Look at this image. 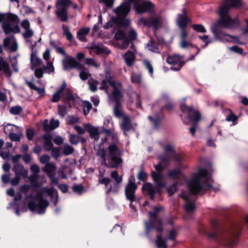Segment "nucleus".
I'll use <instances>...</instances> for the list:
<instances>
[{
    "label": "nucleus",
    "instance_id": "nucleus-1",
    "mask_svg": "<svg viewBox=\"0 0 248 248\" xmlns=\"http://www.w3.org/2000/svg\"><path fill=\"white\" fill-rule=\"evenodd\" d=\"M213 182L208 171L204 168H200L197 172L193 173L191 179H187V187L189 192L188 194L187 193V213L195 210V202L199 196L211 190L215 191L218 190L213 186Z\"/></svg>",
    "mask_w": 248,
    "mask_h": 248
},
{
    "label": "nucleus",
    "instance_id": "nucleus-2",
    "mask_svg": "<svg viewBox=\"0 0 248 248\" xmlns=\"http://www.w3.org/2000/svg\"><path fill=\"white\" fill-rule=\"evenodd\" d=\"M211 232L207 230L203 224H200L199 231L201 234H206L208 238L215 240L221 245L232 246L240 234L239 226L228 227L223 222L219 221L217 218H212L210 221Z\"/></svg>",
    "mask_w": 248,
    "mask_h": 248
},
{
    "label": "nucleus",
    "instance_id": "nucleus-3",
    "mask_svg": "<svg viewBox=\"0 0 248 248\" xmlns=\"http://www.w3.org/2000/svg\"><path fill=\"white\" fill-rule=\"evenodd\" d=\"M231 8L230 6L225 2L219 8L218 14L219 18L216 23L213 25L211 28L214 38L217 40L221 42H229L231 39L235 38V36L225 33L218 28L219 27H222L231 29L238 24V19L232 18L229 14Z\"/></svg>",
    "mask_w": 248,
    "mask_h": 248
},
{
    "label": "nucleus",
    "instance_id": "nucleus-4",
    "mask_svg": "<svg viewBox=\"0 0 248 248\" xmlns=\"http://www.w3.org/2000/svg\"><path fill=\"white\" fill-rule=\"evenodd\" d=\"M108 153L104 148L97 150L96 155L103 160L105 165L109 168H117L123 162L122 153L118 146L114 143L110 144L108 147Z\"/></svg>",
    "mask_w": 248,
    "mask_h": 248
},
{
    "label": "nucleus",
    "instance_id": "nucleus-5",
    "mask_svg": "<svg viewBox=\"0 0 248 248\" xmlns=\"http://www.w3.org/2000/svg\"><path fill=\"white\" fill-rule=\"evenodd\" d=\"M187 119L188 123L191 125L189 132L193 136H195V132L199 127L200 122L202 119V116L198 109L193 106H187Z\"/></svg>",
    "mask_w": 248,
    "mask_h": 248
},
{
    "label": "nucleus",
    "instance_id": "nucleus-6",
    "mask_svg": "<svg viewBox=\"0 0 248 248\" xmlns=\"http://www.w3.org/2000/svg\"><path fill=\"white\" fill-rule=\"evenodd\" d=\"M137 186L134 182V178L131 176L125 188V194L127 200L131 202L136 201L135 191Z\"/></svg>",
    "mask_w": 248,
    "mask_h": 248
},
{
    "label": "nucleus",
    "instance_id": "nucleus-7",
    "mask_svg": "<svg viewBox=\"0 0 248 248\" xmlns=\"http://www.w3.org/2000/svg\"><path fill=\"white\" fill-rule=\"evenodd\" d=\"M109 85H110L113 88H121L122 87V84L119 81L113 79L109 73H106V79L103 80L100 89L105 90V92L108 94Z\"/></svg>",
    "mask_w": 248,
    "mask_h": 248
},
{
    "label": "nucleus",
    "instance_id": "nucleus-8",
    "mask_svg": "<svg viewBox=\"0 0 248 248\" xmlns=\"http://www.w3.org/2000/svg\"><path fill=\"white\" fill-rule=\"evenodd\" d=\"M48 202L45 200L40 199L38 205L34 202H30L28 204V208L32 212L41 214L45 212V209L48 206Z\"/></svg>",
    "mask_w": 248,
    "mask_h": 248
},
{
    "label": "nucleus",
    "instance_id": "nucleus-9",
    "mask_svg": "<svg viewBox=\"0 0 248 248\" xmlns=\"http://www.w3.org/2000/svg\"><path fill=\"white\" fill-rule=\"evenodd\" d=\"M137 126V124L133 123L128 116L125 115L123 117L120 127L125 135H126V133L128 131H134Z\"/></svg>",
    "mask_w": 248,
    "mask_h": 248
},
{
    "label": "nucleus",
    "instance_id": "nucleus-10",
    "mask_svg": "<svg viewBox=\"0 0 248 248\" xmlns=\"http://www.w3.org/2000/svg\"><path fill=\"white\" fill-rule=\"evenodd\" d=\"M167 62L172 65V68L175 70H179L184 65L185 62L183 59L177 55H173L169 56Z\"/></svg>",
    "mask_w": 248,
    "mask_h": 248
},
{
    "label": "nucleus",
    "instance_id": "nucleus-11",
    "mask_svg": "<svg viewBox=\"0 0 248 248\" xmlns=\"http://www.w3.org/2000/svg\"><path fill=\"white\" fill-rule=\"evenodd\" d=\"M62 64L64 70H69L75 68L77 69L80 64L75 59L68 55H66L64 59L62 60Z\"/></svg>",
    "mask_w": 248,
    "mask_h": 248
},
{
    "label": "nucleus",
    "instance_id": "nucleus-12",
    "mask_svg": "<svg viewBox=\"0 0 248 248\" xmlns=\"http://www.w3.org/2000/svg\"><path fill=\"white\" fill-rule=\"evenodd\" d=\"M145 228L147 234L152 230L158 232H162L163 230L161 221L158 218H153L149 223H146Z\"/></svg>",
    "mask_w": 248,
    "mask_h": 248
},
{
    "label": "nucleus",
    "instance_id": "nucleus-13",
    "mask_svg": "<svg viewBox=\"0 0 248 248\" xmlns=\"http://www.w3.org/2000/svg\"><path fill=\"white\" fill-rule=\"evenodd\" d=\"M153 7V4L150 1L145 0L136 4V10L138 13L142 14L146 12H151Z\"/></svg>",
    "mask_w": 248,
    "mask_h": 248
},
{
    "label": "nucleus",
    "instance_id": "nucleus-14",
    "mask_svg": "<svg viewBox=\"0 0 248 248\" xmlns=\"http://www.w3.org/2000/svg\"><path fill=\"white\" fill-rule=\"evenodd\" d=\"M2 28L4 33L6 34L11 33H19L20 29L18 25L12 26L7 21H3L2 24Z\"/></svg>",
    "mask_w": 248,
    "mask_h": 248
},
{
    "label": "nucleus",
    "instance_id": "nucleus-15",
    "mask_svg": "<svg viewBox=\"0 0 248 248\" xmlns=\"http://www.w3.org/2000/svg\"><path fill=\"white\" fill-rule=\"evenodd\" d=\"M21 26L25 30L22 34L25 39L31 38L33 35V31L30 28V23L27 19H25L22 21Z\"/></svg>",
    "mask_w": 248,
    "mask_h": 248
},
{
    "label": "nucleus",
    "instance_id": "nucleus-16",
    "mask_svg": "<svg viewBox=\"0 0 248 248\" xmlns=\"http://www.w3.org/2000/svg\"><path fill=\"white\" fill-rule=\"evenodd\" d=\"M130 11V5L127 2H124L117 8L113 10V12L118 16H126Z\"/></svg>",
    "mask_w": 248,
    "mask_h": 248
},
{
    "label": "nucleus",
    "instance_id": "nucleus-17",
    "mask_svg": "<svg viewBox=\"0 0 248 248\" xmlns=\"http://www.w3.org/2000/svg\"><path fill=\"white\" fill-rule=\"evenodd\" d=\"M87 128L90 137L95 140H98L100 138V132L98 127L92 126L88 124H84Z\"/></svg>",
    "mask_w": 248,
    "mask_h": 248
},
{
    "label": "nucleus",
    "instance_id": "nucleus-18",
    "mask_svg": "<svg viewBox=\"0 0 248 248\" xmlns=\"http://www.w3.org/2000/svg\"><path fill=\"white\" fill-rule=\"evenodd\" d=\"M90 49L96 54H108L110 53V51L107 47L104 46L102 45H92L90 47Z\"/></svg>",
    "mask_w": 248,
    "mask_h": 248
},
{
    "label": "nucleus",
    "instance_id": "nucleus-19",
    "mask_svg": "<svg viewBox=\"0 0 248 248\" xmlns=\"http://www.w3.org/2000/svg\"><path fill=\"white\" fill-rule=\"evenodd\" d=\"M56 14L58 18L62 22L66 21L68 19L67 8L56 7Z\"/></svg>",
    "mask_w": 248,
    "mask_h": 248
},
{
    "label": "nucleus",
    "instance_id": "nucleus-20",
    "mask_svg": "<svg viewBox=\"0 0 248 248\" xmlns=\"http://www.w3.org/2000/svg\"><path fill=\"white\" fill-rule=\"evenodd\" d=\"M187 49L189 50L191 52L193 53L191 55L190 57L187 59V62L188 61H191L194 59V58L197 56L200 52V49L197 46L191 44L190 42L187 41Z\"/></svg>",
    "mask_w": 248,
    "mask_h": 248
},
{
    "label": "nucleus",
    "instance_id": "nucleus-21",
    "mask_svg": "<svg viewBox=\"0 0 248 248\" xmlns=\"http://www.w3.org/2000/svg\"><path fill=\"white\" fill-rule=\"evenodd\" d=\"M31 68L33 70L37 67L41 66L43 63V61L37 56L36 53L35 52L31 53Z\"/></svg>",
    "mask_w": 248,
    "mask_h": 248
},
{
    "label": "nucleus",
    "instance_id": "nucleus-22",
    "mask_svg": "<svg viewBox=\"0 0 248 248\" xmlns=\"http://www.w3.org/2000/svg\"><path fill=\"white\" fill-rule=\"evenodd\" d=\"M121 88H113L114 90L110 95L108 94L109 98L115 101L116 104H119L123 97L121 92L120 90Z\"/></svg>",
    "mask_w": 248,
    "mask_h": 248
},
{
    "label": "nucleus",
    "instance_id": "nucleus-23",
    "mask_svg": "<svg viewBox=\"0 0 248 248\" xmlns=\"http://www.w3.org/2000/svg\"><path fill=\"white\" fill-rule=\"evenodd\" d=\"M77 69L79 71V77L82 80H86L91 77V74L87 68H85L83 65L80 64Z\"/></svg>",
    "mask_w": 248,
    "mask_h": 248
},
{
    "label": "nucleus",
    "instance_id": "nucleus-24",
    "mask_svg": "<svg viewBox=\"0 0 248 248\" xmlns=\"http://www.w3.org/2000/svg\"><path fill=\"white\" fill-rule=\"evenodd\" d=\"M66 87V83L63 82L59 89L53 94L51 101L53 102H58L61 97V95L63 91Z\"/></svg>",
    "mask_w": 248,
    "mask_h": 248
},
{
    "label": "nucleus",
    "instance_id": "nucleus-25",
    "mask_svg": "<svg viewBox=\"0 0 248 248\" xmlns=\"http://www.w3.org/2000/svg\"><path fill=\"white\" fill-rule=\"evenodd\" d=\"M13 170L15 171L16 176H26L28 171L20 164H16L13 167Z\"/></svg>",
    "mask_w": 248,
    "mask_h": 248
},
{
    "label": "nucleus",
    "instance_id": "nucleus-26",
    "mask_svg": "<svg viewBox=\"0 0 248 248\" xmlns=\"http://www.w3.org/2000/svg\"><path fill=\"white\" fill-rule=\"evenodd\" d=\"M124 62L128 66H131L135 60V54L131 51L127 52L124 56Z\"/></svg>",
    "mask_w": 248,
    "mask_h": 248
},
{
    "label": "nucleus",
    "instance_id": "nucleus-27",
    "mask_svg": "<svg viewBox=\"0 0 248 248\" xmlns=\"http://www.w3.org/2000/svg\"><path fill=\"white\" fill-rule=\"evenodd\" d=\"M0 71H3L8 76L12 74L8 63L2 57H0Z\"/></svg>",
    "mask_w": 248,
    "mask_h": 248
},
{
    "label": "nucleus",
    "instance_id": "nucleus-28",
    "mask_svg": "<svg viewBox=\"0 0 248 248\" xmlns=\"http://www.w3.org/2000/svg\"><path fill=\"white\" fill-rule=\"evenodd\" d=\"M57 167L53 163H47L43 169V170L49 176L51 177V175L56 171Z\"/></svg>",
    "mask_w": 248,
    "mask_h": 248
},
{
    "label": "nucleus",
    "instance_id": "nucleus-29",
    "mask_svg": "<svg viewBox=\"0 0 248 248\" xmlns=\"http://www.w3.org/2000/svg\"><path fill=\"white\" fill-rule=\"evenodd\" d=\"M170 158V155H167V156L160 157V162L158 164L155 165V167L158 172L161 171L163 170L164 166L163 165L164 163H167Z\"/></svg>",
    "mask_w": 248,
    "mask_h": 248
},
{
    "label": "nucleus",
    "instance_id": "nucleus-30",
    "mask_svg": "<svg viewBox=\"0 0 248 248\" xmlns=\"http://www.w3.org/2000/svg\"><path fill=\"white\" fill-rule=\"evenodd\" d=\"M142 190L147 191L148 194L150 195L151 199H154V196L155 193V189L151 184L145 183L142 186Z\"/></svg>",
    "mask_w": 248,
    "mask_h": 248
},
{
    "label": "nucleus",
    "instance_id": "nucleus-31",
    "mask_svg": "<svg viewBox=\"0 0 248 248\" xmlns=\"http://www.w3.org/2000/svg\"><path fill=\"white\" fill-rule=\"evenodd\" d=\"M90 31L89 28H83L80 29L77 33L78 38L82 42L86 41V35H87Z\"/></svg>",
    "mask_w": 248,
    "mask_h": 248
},
{
    "label": "nucleus",
    "instance_id": "nucleus-32",
    "mask_svg": "<svg viewBox=\"0 0 248 248\" xmlns=\"http://www.w3.org/2000/svg\"><path fill=\"white\" fill-rule=\"evenodd\" d=\"M155 243L157 248H167V239L163 238L160 235L157 236Z\"/></svg>",
    "mask_w": 248,
    "mask_h": 248
},
{
    "label": "nucleus",
    "instance_id": "nucleus-33",
    "mask_svg": "<svg viewBox=\"0 0 248 248\" xmlns=\"http://www.w3.org/2000/svg\"><path fill=\"white\" fill-rule=\"evenodd\" d=\"M31 170L34 173L31 176V181L37 180L38 178V175L37 174L40 171L39 166L36 164L32 165L31 166Z\"/></svg>",
    "mask_w": 248,
    "mask_h": 248
},
{
    "label": "nucleus",
    "instance_id": "nucleus-34",
    "mask_svg": "<svg viewBox=\"0 0 248 248\" xmlns=\"http://www.w3.org/2000/svg\"><path fill=\"white\" fill-rule=\"evenodd\" d=\"M5 16V21L8 22L18 23L20 21L19 17L16 15L6 13Z\"/></svg>",
    "mask_w": 248,
    "mask_h": 248
},
{
    "label": "nucleus",
    "instance_id": "nucleus-35",
    "mask_svg": "<svg viewBox=\"0 0 248 248\" xmlns=\"http://www.w3.org/2000/svg\"><path fill=\"white\" fill-rule=\"evenodd\" d=\"M20 130L19 127L12 124H8L4 127L5 133L9 135L11 133H14Z\"/></svg>",
    "mask_w": 248,
    "mask_h": 248
},
{
    "label": "nucleus",
    "instance_id": "nucleus-36",
    "mask_svg": "<svg viewBox=\"0 0 248 248\" xmlns=\"http://www.w3.org/2000/svg\"><path fill=\"white\" fill-rule=\"evenodd\" d=\"M89 89L93 92H96L97 90V86L99 82L93 78H90L88 81Z\"/></svg>",
    "mask_w": 248,
    "mask_h": 248
},
{
    "label": "nucleus",
    "instance_id": "nucleus-37",
    "mask_svg": "<svg viewBox=\"0 0 248 248\" xmlns=\"http://www.w3.org/2000/svg\"><path fill=\"white\" fill-rule=\"evenodd\" d=\"M163 208L161 206L155 207L151 211L149 212L151 217H155L156 216H162L163 212Z\"/></svg>",
    "mask_w": 248,
    "mask_h": 248
},
{
    "label": "nucleus",
    "instance_id": "nucleus-38",
    "mask_svg": "<svg viewBox=\"0 0 248 248\" xmlns=\"http://www.w3.org/2000/svg\"><path fill=\"white\" fill-rule=\"evenodd\" d=\"M85 63L88 66H92L95 69H98L100 64L93 58H86L84 60Z\"/></svg>",
    "mask_w": 248,
    "mask_h": 248
},
{
    "label": "nucleus",
    "instance_id": "nucleus-39",
    "mask_svg": "<svg viewBox=\"0 0 248 248\" xmlns=\"http://www.w3.org/2000/svg\"><path fill=\"white\" fill-rule=\"evenodd\" d=\"M23 136V135L21 133V130H19V131L14 133H11L10 135H9V137L10 139L12 141H19L21 138Z\"/></svg>",
    "mask_w": 248,
    "mask_h": 248
},
{
    "label": "nucleus",
    "instance_id": "nucleus-40",
    "mask_svg": "<svg viewBox=\"0 0 248 248\" xmlns=\"http://www.w3.org/2000/svg\"><path fill=\"white\" fill-rule=\"evenodd\" d=\"M82 106L83 107V112L85 115L88 114L92 108V105L91 103L87 101H82Z\"/></svg>",
    "mask_w": 248,
    "mask_h": 248
},
{
    "label": "nucleus",
    "instance_id": "nucleus-41",
    "mask_svg": "<svg viewBox=\"0 0 248 248\" xmlns=\"http://www.w3.org/2000/svg\"><path fill=\"white\" fill-rule=\"evenodd\" d=\"M43 68L45 72L48 74L53 73L55 70L53 62L50 61H48L46 63V65L44 66Z\"/></svg>",
    "mask_w": 248,
    "mask_h": 248
},
{
    "label": "nucleus",
    "instance_id": "nucleus-42",
    "mask_svg": "<svg viewBox=\"0 0 248 248\" xmlns=\"http://www.w3.org/2000/svg\"><path fill=\"white\" fill-rule=\"evenodd\" d=\"M151 20L150 18L147 19L143 17L140 18L138 21V24L139 26H151Z\"/></svg>",
    "mask_w": 248,
    "mask_h": 248
},
{
    "label": "nucleus",
    "instance_id": "nucleus-43",
    "mask_svg": "<svg viewBox=\"0 0 248 248\" xmlns=\"http://www.w3.org/2000/svg\"><path fill=\"white\" fill-rule=\"evenodd\" d=\"M178 26L182 29H184L186 25V16L185 15H180L177 20Z\"/></svg>",
    "mask_w": 248,
    "mask_h": 248
},
{
    "label": "nucleus",
    "instance_id": "nucleus-44",
    "mask_svg": "<svg viewBox=\"0 0 248 248\" xmlns=\"http://www.w3.org/2000/svg\"><path fill=\"white\" fill-rule=\"evenodd\" d=\"M151 20V26L157 27L160 24L161 18L158 16H155L150 18Z\"/></svg>",
    "mask_w": 248,
    "mask_h": 248
},
{
    "label": "nucleus",
    "instance_id": "nucleus-45",
    "mask_svg": "<svg viewBox=\"0 0 248 248\" xmlns=\"http://www.w3.org/2000/svg\"><path fill=\"white\" fill-rule=\"evenodd\" d=\"M103 131L105 133L106 136H111L112 139L114 140H117L118 138L117 137V135L116 133H114V129L110 130L106 128H103Z\"/></svg>",
    "mask_w": 248,
    "mask_h": 248
},
{
    "label": "nucleus",
    "instance_id": "nucleus-46",
    "mask_svg": "<svg viewBox=\"0 0 248 248\" xmlns=\"http://www.w3.org/2000/svg\"><path fill=\"white\" fill-rule=\"evenodd\" d=\"M74 151V148L68 144L64 145L62 149L63 153L66 155L73 154Z\"/></svg>",
    "mask_w": 248,
    "mask_h": 248
},
{
    "label": "nucleus",
    "instance_id": "nucleus-47",
    "mask_svg": "<svg viewBox=\"0 0 248 248\" xmlns=\"http://www.w3.org/2000/svg\"><path fill=\"white\" fill-rule=\"evenodd\" d=\"M226 3H228L230 7H238L241 5V0H224Z\"/></svg>",
    "mask_w": 248,
    "mask_h": 248
},
{
    "label": "nucleus",
    "instance_id": "nucleus-48",
    "mask_svg": "<svg viewBox=\"0 0 248 248\" xmlns=\"http://www.w3.org/2000/svg\"><path fill=\"white\" fill-rule=\"evenodd\" d=\"M193 29L199 32L205 33L206 30L205 27L202 24H193L192 25Z\"/></svg>",
    "mask_w": 248,
    "mask_h": 248
},
{
    "label": "nucleus",
    "instance_id": "nucleus-49",
    "mask_svg": "<svg viewBox=\"0 0 248 248\" xmlns=\"http://www.w3.org/2000/svg\"><path fill=\"white\" fill-rule=\"evenodd\" d=\"M71 3L70 0H59L57 2L56 7L60 6L61 8H67V6Z\"/></svg>",
    "mask_w": 248,
    "mask_h": 248
},
{
    "label": "nucleus",
    "instance_id": "nucleus-50",
    "mask_svg": "<svg viewBox=\"0 0 248 248\" xmlns=\"http://www.w3.org/2000/svg\"><path fill=\"white\" fill-rule=\"evenodd\" d=\"M152 176L156 183L159 182L163 178L162 175L159 172L152 171Z\"/></svg>",
    "mask_w": 248,
    "mask_h": 248
},
{
    "label": "nucleus",
    "instance_id": "nucleus-51",
    "mask_svg": "<svg viewBox=\"0 0 248 248\" xmlns=\"http://www.w3.org/2000/svg\"><path fill=\"white\" fill-rule=\"evenodd\" d=\"M43 191L51 197H53V196H55L56 197V194H57V191L55 190L54 188H49L45 187L43 188Z\"/></svg>",
    "mask_w": 248,
    "mask_h": 248
},
{
    "label": "nucleus",
    "instance_id": "nucleus-52",
    "mask_svg": "<svg viewBox=\"0 0 248 248\" xmlns=\"http://www.w3.org/2000/svg\"><path fill=\"white\" fill-rule=\"evenodd\" d=\"M33 70H34V75L36 78H41L43 77L45 72L43 68H35Z\"/></svg>",
    "mask_w": 248,
    "mask_h": 248
},
{
    "label": "nucleus",
    "instance_id": "nucleus-53",
    "mask_svg": "<svg viewBox=\"0 0 248 248\" xmlns=\"http://www.w3.org/2000/svg\"><path fill=\"white\" fill-rule=\"evenodd\" d=\"M229 110L230 112V114L226 117V120L228 122H232L233 123L237 122L238 117L234 115L230 109H229Z\"/></svg>",
    "mask_w": 248,
    "mask_h": 248
},
{
    "label": "nucleus",
    "instance_id": "nucleus-54",
    "mask_svg": "<svg viewBox=\"0 0 248 248\" xmlns=\"http://www.w3.org/2000/svg\"><path fill=\"white\" fill-rule=\"evenodd\" d=\"M15 39V37L13 36L5 38L3 41V46L8 47Z\"/></svg>",
    "mask_w": 248,
    "mask_h": 248
},
{
    "label": "nucleus",
    "instance_id": "nucleus-55",
    "mask_svg": "<svg viewBox=\"0 0 248 248\" xmlns=\"http://www.w3.org/2000/svg\"><path fill=\"white\" fill-rule=\"evenodd\" d=\"M111 176L118 183H121L123 179L122 177L121 176L119 175L117 171H112L111 173Z\"/></svg>",
    "mask_w": 248,
    "mask_h": 248
},
{
    "label": "nucleus",
    "instance_id": "nucleus-56",
    "mask_svg": "<svg viewBox=\"0 0 248 248\" xmlns=\"http://www.w3.org/2000/svg\"><path fill=\"white\" fill-rule=\"evenodd\" d=\"M0 156L3 159H8L10 156V152L9 150L4 148L3 150L0 151Z\"/></svg>",
    "mask_w": 248,
    "mask_h": 248
},
{
    "label": "nucleus",
    "instance_id": "nucleus-57",
    "mask_svg": "<svg viewBox=\"0 0 248 248\" xmlns=\"http://www.w3.org/2000/svg\"><path fill=\"white\" fill-rule=\"evenodd\" d=\"M22 108L16 106L12 107L10 109V112L14 115H18L22 111Z\"/></svg>",
    "mask_w": 248,
    "mask_h": 248
},
{
    "label": "nucleus",
    "instance_id": "nucleus-58",
    "mask_svg": "<svg viewBox=\"0 0 248 248\" xmlns=\"http://www.w3.org/2000/svg\"><path fill=\"white\" fill-rule=\"evenodd\" d=\"M199 38L200 39L202 40L205 42V44L202 46V48L206 47L209 44L211 43L212 42L209 39V37L207 35H204L203 36H199Z\"/></svg>",
    "mask_w": 248,
    "mask_h": 248
},
{
    "label": "nucleus",
    "instance_id": "nucleus-59",
    "mask_svg": "<svg viewBox=\"0 0 248 248\" xmlns=\"http://www.w3.org/2000/svg\"><path fill=\"white\" fill-rule=\"evenodd\" d=\"M117 18L115 17H113L111 18V20L109 21H108V22H107L104 25V28L105 29H108L110 27H111L114 24H115L117 23Z\"/></svg>",
    "mask_w": 248,
    "mask_h": 248
},
{
    "label": "nucleus",
    "instance_id": "nucleus-60",
    "mask_svg": "<svg viewBox=\"0 0 248 248\" xmlns=\"http://www.w3.org/2000/svg\"><path fill=\"white\" fill-rule=\"evenodd\" d=\"M131 81L133 83L140 84L141 81V78L140 75L133 74L131 77Z\"/></svg>",
    "mask_w": 248,
    "mask_h": 248
},
{
    "label": "nucleus",
    "instance_id": "nucleus-61",
    "mask_svg": "<svg viewBox=\"0 0 248 248\" xmlns=\"http://www.w3.org/2000/svg\"><path fill=\"white\" fill-rule=\"evenodd\" d=\"M63 33L64 35L66 36L67 40L71 41L73 40V36L71 33L70 32L68 28L67 27H66L65 28L63 29Z\"/></svg>",
    "mask_w": 248,
    "mask_h": 248
},
{
    "label": "nucleus",
    "instance_id": "nucleus-62",
    "mask_svg": "<svg viewBox=\"0 0 248 248\" xmlns=\"http://www.w3.org/2000/svg\"><path fill=\"white\" fill-rule=\"evenodd\" d=\"M119 104H116V105L114 108V113L116 117H121L123 116V113L122 111L120 110Z\"/></svg>",
    "mask_w": 248,
    "mask_h": 248
},
{
    "label": "nucleus",
    "instance_id": "nucleus-63",
    "mask_svg": "<svg viewBox=\"0 0 248 248\" xmlns=\"http://www.w3.org/2000/svg\"><path fill=\"white\" fill-rule=\"evenodd\" d=\"M79 138L77 135L72 134L71 135L70 138V142L75 145H77L79 142Z\"/></svg>",
    "mask_w": 248,
    "mask_h": 248
},
{
    "label": "nucleus",
    "instance_id": "nucleus-64",
    "mask_svg": "<svg viewBox=\"0 0 248 248\" xmlns=\"http://www.w3.org/2000/svg\"><path fill=\"white\" fill-rule=\"evenodd\" d=\"M129 37L131 40H135L137 39V33L136 31L132 28L130 29L129 32Z\"/></svg>",
    "mask_w": 248,
    "mask_h": 248
}]
</instances>
